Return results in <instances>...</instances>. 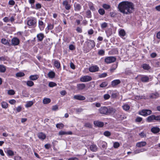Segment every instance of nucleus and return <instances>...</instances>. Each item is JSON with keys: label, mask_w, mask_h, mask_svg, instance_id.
<instances>
[{"label": "nucleus", "mask_w": 160, "mask_h": 160, "mask_svg": "<svg viewBox=\"0 0 160 160\" xmlns=\"http://www.w3.org/2000/svg\"><path fill=\"white\" fill-rule=\"evenodd\" d=\"M118 8L121 12L126 14L131 13L134 9L133 4L128 1H123L120 3Z\"/></svg>", "instance_id": "obj_1"}, {"label": "nucleus", "mask_w": 160, "mask_h": 160, "mask_svg": "<svg viewBox=\"0 0 160 160\" xmlns=\"http://www.w3.org/2000/svg\"><path fill=\"white\" fill-rule=\"evenodd\" d=\"M38 26L41 30H42L44 28L43 22L42 21L40 20L38 21Z\"/></svg>", "instance_id": "obj_26"}, {"label": "nucleus", "mask_w": 160, "mask_h": 160, "mask_svg": "<svg viewBox=\"0 0 160 160\" xmlns=\"http://www.w3.org/2000/svg\"><path fill=\"white\" fill-rule=\"evenodd\" d=\"M1 42L2 44L4 45H7L8 43V40L5 38L2 39H1Z\"/></svg>", "instance_id": "obj_45"}, {"label": "nucleus", "mask_w": 160, "mask_h": 160, "mask_svg": "<svg viewBox=\"0 0 160 160\" xmlns=\"http://www.w3.org/2000/svg\"><path fill=\"white\" fill-rule=\"evenodd\" d=\"M118 66V63H116L112 65V67L110 69V71L111 72H113L117 68Z\"/></svg>", "instance_id": "obj_29"}, {"label": "nucleus", "mask_w": 160, "mask_h": 160, "mask_svg": "<svg viewBox=\"0 0 160 160\" xmlns=\"http://www.w3.org/2000/svg\"><path fill=\"white\" fill-rule=\"evenodd\" d=\"M92 78L91 77L88 76H85L80 78V81L82 82H86L91 80Z\"/></svg>", "instance_id": "obj_6"}, {"label": "nucleus", "mask_w": 160, "mask_h": 160, "mask_svg": "<svg viewBox=\"0 0 160 160\" xmlns=\"http://www.w3.org/2000/svg\"><path fill=\"white\" fill-rule=\"evenodd\" d=\"M146 120L148 122H153V120H154V115H151L148 116Z\"/></svg>", "instance_id": "obj_19"}, {"label": "nucleus", "mask_w": 160, "mask_h": 160, "mask_svg": "<svg viewBox=\"0 0 160 160\" xmlns=\"http://www.w3.org/2000/svg\"><path fill=\"white\" fill-rule=\"evenodd\" d=\"M90 148L91 150L93 152H96L97 150V146L94 144L92 145L90 147Z\"/></svg>", "instance_id": "obj_30"}, {"label": "nucleus", "mask_w": 160, "mask_h": 160, "mask_svg": "<svg viewBox=\"0 0 160 160\" xmlns=\"http://www.w3.org/2000/svg\"><path fill=\"white\" fill-rule=\"evenodd\" d=\"M4 22H7L10 21V19L7 17H5L3 19Z\"/></svg>", "instance_id": "obj_61"}, {"label": "nucleus", "mask_w": 160, "mask_h": 160, "mask_svg": "<svg viewBox=\"0 0 160 160\" xmlns=\"http://www.w3.org/2000/svg\"><path fill=\"white\" fill-rule=\"evenodd\" d=\"M102 7L105 9H108L110 8V6L109 5L106 4H103Z\"/></svg>", "instance_id": "obj_49"}, {"label": "nucleus", "mask_w": 160, "mask_h": 160, "mask_svg": "<svg viewBox=\"0 0 160 160\" xmlns=\"http://www.w3.org/2000/svg\"><path fill=\"white\" fill-rule=\"evenodd\" d=\"M103 134L106 136L109 137L111 135V133L109 131H106L104 132Z\"/></svg>", "instance_id": "obj_55"}, {"label": "nucleus", "mask_w": 160, "mask_h": 160, "mask_svg": "<svg viewBox=\"0 0 160 160\" xmlns=\"http://www.w3.org/2000/svg\"><path fill=\"white\" fill-rule=\"evenodd\" d=\"M86 17L88 18H90L92 17L91 12L90 10H88L86 12Z\"/></svg>", "instance_id": "obj_43"}, {"label": "nucleus", "mask_w": 160, "mask_h": 160, "mask_svg": "<svg viewBox=\"0 0 160 160\" xmlns=\"http://www.w3.org/2000/svg\"><path fill=\"white\" fill-rule=\"evenodd\" d=\"M62 4L65 6V8L66 10H68L70 9L71 6L68 4V2L67 0L63 1Z\"/></svg>", "instance_id": "obj_14"}, {"label": "nucleus", "mask_w": 160, "mask_h": 160, "mask_svg": "<svg viewBox=\"0 0 160 160\" xmlns=\"http://www.w3.org/2000/svg\"><path fill=\"white\" fill-rule=\"evenodd\" d=\"M160 131V128L158 127H153L151 129V131L154 134L158 133Z\"/></svg>", "instance_id": "obj_17"}, {"label": "nucleus", "mask_w": 160, "mask_h": 160, "mask_svg": "<svg viewBox=\"0 0 160 160\" xmlns=\"http://www.w3.org/2000/svg\"><path fill=\"white\" fill-rule=\"evenodd\" d=\"M146 144L147 143L145 142H140L137 143L136 146L140 148L141 147L145 146L146 145Z\"/></svg>", "instance_id": "obj_21"}, {"label": "nucleus", "mask_w": 160, "mask_h": 160, "mask_svg": "<svg viewBox=\"0 0 160 160\" xmlns=\"http://www.w3.org/2000/svg\"><path fill=\"white\" fill-rule=\"evenodd\" d=\"M98 53L100 55H103L104 54L105 51L103 50H99Z\"/></svg>", "instance_id": "obj_56"}, {"label": "nucleus", "mask_w": 160, "mask_h": 160, "mask_svg": "<svg viewBox=\"0 0 160 160\" xmlns=\"http://www.w3.org/2000/svg\"><path fill=\"white\" fill-rule=\"evenodd\" d=\"M15 160H22L21 157L18 156H16L14 157Z\"/></svg>", "instance_id": "obj_64"}, {"label": "nucleus", "mask_w": 160, "mask_h": 160, "mask_svg": "<svg viewBox=\"0 0 160 160\" xmlns=\"http://www.w3.org/2000/svg\"><path fill=\"white\" fill-rule=\"evenodd\" d=\"M74 7L75 11H79L81 8V6L79 4L77 3H74Z\"/></svg>", "instance_id": "obj_22"}, {"label": "nucleus", "mask_w": 160, "mask_h": 160, "mask_svg": "<svg viewBox=\"0 0 160 160\" xmlns=\"http://www.w3.org/2000/svg\"><path fill=\"white\" fill-rule=\"evenodd\" d=\"M142 68L144 69L148 70L150 68L149 65L147 64H143L142 65Z\"/></svg>", "instance_id": "obj_48"}, {"label": "nucleus", "mask_w": 160, "mask_h": 160, "mask_svg": "<svg viewBox=\"0 0 160 160\" xmlns=\"http://www.w3.org/2000/svg\"><path fill=\"white\" fill-rule=\"evenodd\" d=\"M39 78V76L37 75H31L29 77V79L31 80H37Z\"/></svg>", "instance_id": "obj_28"}, {"label": "nucleus", "mask_w": 160, "mask_h": 160, "mask_svg": "<svg viewBox=\"0 0 160 160\" xmlns=\"http://www.w3.org/2000/svg\"><path fill=\"white\" fill-rule=\"evenodd\" d=\"M99 13L101 15H103L105 14V12L104 10L102 8H100L98 10Z\"/></svg>", "instance_id": "obj_47"}, {"label": "nucleus", "mask_w": 160, "mask_h": 160, "mask_svg": "<svg viewBox=\"0 0 160 160\" xmlns=\"http://www.w3.org/2000/svg\"><path fill=\"white\" fill-rule=\"evenodd\" d=\"M107 75V73L105 72L99 75L98 76L100 78H103L106 77Z\"/></svg>", "instance_id": "obj_53"}, {"label": "nucleus", "mask_w": 160, "mask_h": 160, "mask_svg": "<svg viewBox=\"0 0 160 160\" xmlns=\"http://www.w3.org/2000/svg\"><path fill=\"white\" fill-rule=\"evenodd\" d=\"M108 93L111 94V97L112 98H116L117 97L118 93H115L113 91H109Z\"/></svg>", "instance_id": "obj_24"}, {"label": "nucleus", "mask_w": 160, "mask_h": 160, "mask_svg": "<svg viewBox=\"0 0 160 160\" xmlns=\"http://www.w3.org/2000/svg\"><path fill=\"white\" fill-rule=\"evenodd\" d=\"M37 37L38 41H42L44 38V35L42 33H40L37 35Z\"/></svg>", "instance_id": "obj_20"}, {"label": "nucleus", "mask_w": 160, "mask_h": 160, "mask_svg": "<svg viewBox=\"0 0 160 160\" xmlns=\"http://www.w3.org/2000/svg\"><path fill=\"white\" fill-rule=\"evenodd\" d=\"M88 6L90 9L92 11H94L95 9L94 7L93 4L92 2H89L88 3Z\"/></svg>", "instance_id": "obj_32"}, {"label": "nucleus", "mask_w": 160, "mask_h": 160, "mask_svg": "<svg viewBox=\"0 0 160 160\" xmlns=\"http://www.w3.org/2000/svg\"><path fill=\"white\" fill-rule=\"evenodd\" d=\"M99 68L97 65H92L89 68V70L91 72H95L99 71Z\"/></svg>", "instance_id": "obj_7"}, {"label": "nucleus", "mask_w": 160, "mask_h": 160, "mask_svg": "<svg viewBox=\"0 0 160 160\" xmlns=\"http://www.w3.org/2000/svg\"><path fill=\"white\" fill-rule=\"evenodd\" d=\"M54 65L57 68H59L60 67V63L57 60H55L54 61Z\"/></svg>", "instance_id": "obj_34"}, {"label": "nucleus", "mask_w": 160, "mask_h": 160, "mask_svg": "<svg viewBox=\"0 0 160 160\" xmlns=\"http://www.w3.org/2000/svg\"><path fill=\"white\" fill-rule=\"evenodd\" d=\"M73 99L79 100H84L85 99V97L81 95H75L74 96Z\"/></svg>", "instance_id": "obj_11"}, {"label": "nucleus", "mask_w": 160, "mask_h": 160, "mask_svg": "<svg viewBox=\"0 0 160 160\" xmlns=\"http://www.w3.org/2000/svg\"><path fill=\"white\" fill-rule=\"evenodd\" d=\"M58 109V107L57 105H54L52 106V109L53 111H56Z\"/></svg>", "instance_id": "obj_60"}, {"label": "nucleus", "mask_w": 160, "mask_h": 160, "mask_svg": "<svg viewBox=\"0 0 160 160\" xmlns=\"http://www.w3.org/2000/svg\"><path fill=\"white\" fill-rule=\"evenodd\" d=\"M108 107H103L100 108L99 111L101 114L108 115Z\"/></svg>", "instance_id": "obj_5"}, {"label": "nucleus", "mask_w": 160, "mask_h": 160, "mask_svg": "<svg viewBox=\"0 0 160 160\" xmlns=\"http://www.w3.org/2000/svg\"><path fill=\"white\" fill-rule=\"evenodd\" d=\"M116 59V58L115 57H108L105 58V62L107 64L110 63L114 62Z\"/></svg>", "instance_id": "obj_4"}, {"label": "nucleus", "mask_w": 160, "mask_h": 160, "mask_svg": "<svg viewBox=\"0 0 160 160\" xmlns=\"http://www.w3.org/2000/svg\"><path fill=\"white\" fill-rule=\"evenodd\" d=\"M94 124L95 126L99 127H102L104 125V123L102 122L98 121H94Z\"/></svg>", "instance_id": "obj_16"}, {"label": "nucleus", "mask_w": 160, "mask_h": 160, "mask_svg": "<svg viewBox=\"0 0 160 160\" xmlns=\"http://www.w3.org/2000/svg\"><path fill=\"white\" fill-rule=\"evenodd\" d=\"M51 99L49 98H45L43 99V103L44 104H47L51 102Z\"/></svg>", "instance_id": "obj_31"}, {"label": "nucleus", "mask_w": 160, "mask_h": 160, "mask_svg": "<svg viewBox=\"0 0 160 160\" xmlns=\"http://www.w3.org/2000/svg\"><path fill=\"white\" fill-rule=\"evenodd\" d=\"M6 153L8 156H12L14 155L13 151L10 149H7V150Z\"/></svg>", "instance_id": "obj_36"}, {"label": "nucleus", "mask_w": 160, "mask_h": 160, "mask_svg": "<svg viewBox=\"0 0 160 160\" xmlns=\"http://www.w3.org/2000/svg\"><path fill=\"white\" fill-rule=\"evenodd\" d=\"M152 111L149 109H143L139 112V114L143 116H147L152 113Z\"/></svg>", "instance_id": "obj_3"}, {"label": "nucleus", "mask_w": 160, "mask_h": 160, "mask_svg": "<svg viewBox=\"0 0 160 160\" xmlns=\"http://www.w3.org/2000/svg\"><path fill=\"white\" fill-rule=\"evenodd\" d=\"M88 46L91 48H93L95 46V43L93 40H89L88 41Z\"/></svg>", "instance_id": "obj_13"}, {"label": "nucleus", "mask_w": 160, "mask_h": 160, "mask_svg": "<svg viewBox=\"0 0 160 160\" xmlns=\"http://www.w3.org/2000/svg\"><path fill=\"white\" fill-rule=\"evenodd\" d=\"M6 70V67L3 65H0V72H4Z\"/></svg>", "instance_id": "obj_33"}, {"label": "nucleus", "mask_w": 160, "mask_h": 160, "mask_svg": "<svg viewBox=\"0 0 160 160\" xmlns=\"http://www.w3.org/2000/svg\"><path fill=\"white\" fill-rule=\"evenodd\" d=\"M38 137L40 139L43 140L45 139L46 135L44 133L41 132L38 134Z\"/></svg>", "instance_id": "obj_18"}, {"label": "nucleus", "mask_w": 160, "mask_h": 160, "mask_svg": "<svg viewBox=\"0 0 160 160\" xmlns=\"http://www.w3.org/2000/svg\"><path fill=\"white\" fill-rule=\"evenodd\" d=\"M122 108L124 110L128 111L130 109V106L127 104H125L122 106Z\"/></svg>", "instance_id": "obj_37"}, {"label": "nucleus", "mask_w": 160, "mask_h": 160, "mask_svg": "<svg viewBox=\"0 0 160 160\" xmlns=\"http://www.w3.org/2000/svg\"><path fill=\"white\" fill-rule=\"evenodd\" d=\"M48 85L50 87H52L57 85V84L54 82H50L49 83Z\"/></svg>", "instance_id": "obj_54"}, {"label": "nucleus", "mask_w": 160, "mask_h": 160, "mask_svg": "<svg viewBox=\"0 0 160 160\" xmlns=\"http://www.w3.org/2000/svg\"><path fill=\"white\" fill-rule=\"evenodd\" d=\"M108 26V23L106 22H104L101 24V27L102 28H104Z\"/></svg>", "instance_id": "obj_51"}, {"label": "nucleus", "mask_w": 160, "mask_h": 160, "mask_svg": "<svg viewBox=\"0 0 160 160\" xmlns=\"http://www.w3.org/2000/svg\"><path fill=\"white\" fill-rule=\"evenodd\" d=\"M8 93L10 95H13L15 94V92L13 90H10L8 91Z\"/></svg>", "instance_id": "obj_52"}, {"label": "nucleus", "mask_w": 160, "mask_h": 160, "mask_svg": "<svg viewBox=\"0 0 160 160\" xmlns=\"http://www.w3.org/2000/svg\"><path fill=\"white\" fill-rule=\"evenodd\" d=\"M47 28L48 30H52L53 28V25L52 24H49Z\"/></svg>", "instance_id": "obj_59"}, {"label": "nucleus", "mask_w": 160, "mask_h": 160, "mask_svg": "<svg viewBox=\"0 0 160 160\" xmlns=\"http://www.w3.org/2000/svg\"><path fill=\"white\" fill-rule=\"evenodd\" d=\"M159 97V94L157 92L152 93L150 95V98H151L156 99Z\"/></svg>", "instance_id": "obj_25"}, {"label": "nucleus", "mask_w": 160, "mask_h": 160, "mask_svg": "<svg viewBox=\"0 0 160 160\" xmlns=\"http://www.w3.org/2000/svg\"><path fill=\"white\" fill-rule=\"evenodd\" d=\"M55 73L53 71H50L48 74V77L50 78H53L55 76Z\"/></svg>", "instance_id": "obj_35"}, {"label": "nucleus", "mask_w": 160, "mask_h": 160, "mask_svg": "<svg viewBox=\"0 0 160 160\" xmlns=\"http://www.w3.org/2000/svg\"><path fill=\"white\" fill-rule=\"evenodd\" d=\"M154 120L155 121L160 120V115L157 116L154 115Z\"/></svg>", "instance_id": "obj_62"}, {"label": "nucleus", "mask_w": 160, "mask_h": 160, "mask_svg": "<svg viewBox=\"0 0 160 160\" xmlns=\"http://www.w3.org/2000/svg\"><path fill=\"white\" fill-rule=\"evenodd\" d=\"M121 83V81L119 79H116L111 82V85L112 87H114Z\"/></svg>", "instance_id": "obj_15"}, {"label": "nucleus", "mask_w": 160, "mask_h": 160, "mask_svg": "<svg viewBox=\"0 0 160 160\" xmlns=\"http://www.w3.org/2000/svg\"><path fill=\"white\" fill-rule=\"evenodd\" d=\"M147 150L144 148L141 149H137L134 151V154H137L141 152H142L145 151H146Z\"/></svg>", "instance_id": "obj_27"}, {"label": "nucleus", "mask_w": 160, "mask_h": 160, "mask_svg": "<svg viewBox=\"0 0 160 160\" xmlns=\"http://www.w3.org/2000/svg\"><path fill=\"white\" fill-rule=\"evenodd\" d=\"M33 104V102L32 101H29L27 102L25 106L26 108L30 107Z\"/></svg>", "instance_id": "obj_38"}, {"label": "nucleus", "mask_w": 160, "mask_h": 160, "mask_svg": "<svg viewBox=\"0 0 160 160\" xmlns=\"http://www.w3.org/2000/svg\"><path fill=\"white\" fill-rule=\"evenodd\" d=\"M27 24L30 28H34L37 25V19L34 17L29 18L27 21Z\"/></svg>", "instance_id": "obj_2"}, {"label": "nucleus", "mask_w": 160, "mask_h": 160, "mask_svg": "<svg viewBox=\"0 0 160 160\" xmlns=\"http://www.w3.org/2000/svg\"><path fill=\"white\" fill-rule=\"evenodd\" d=\"M77 31L79 33H81L82 32V29L79 27H78L76 29Z\"/></svg>", "instance_id": "obj_63"}, {"label": "nucleus", "mask_w": 160, "mask_h": 160, "mask_svg": "<svg viewBox=\"0 0 160 160\" xmlns=\"http://www.w3.org/2000/svg\"><path fill=\"white\" fill-rule=\"evenodd\" d=\"M110 97V95L108 94H106L103 95V98L105 100L108 99Z\"/></svg>", "instance_id": "obj_50"}, {"label": "nucleus", "mask_w": 160, "mask_h": 160, "mask_svg": "<svg viewBox=\"0 0 160 160\" xmlns=\"http://www.w3.org/2000/svg\"><path fill=\"white\" fill-rule=\"evenodd\" d=\"M140 80L142 82H146L149 81V77L146 75H142L141 76Z\"/></svg>", "instance_id": "obj_12"}, {"label": "nucleus", "mask_w": 160, "mask_h": 160, "mask_svg": "<svg viewBox=\"0 0 160 160\" xmlns=\"http://www.w3.org/2000/svg\"><path fill=\"white\" fill-rule=\"evenodd\" d=\"M86 86L84 83H80L78 84L77 85V89L79 91L83 90L86 88Z\"/></svg>", "instance_id": "obj_10"}, {"label": "nucleus", "mask_w": 160, "mask_h": 160, "mask_svg": "<svg viewBox=\"0 0 160 160\" xmlns=\"http://www.w3.org/2000/svg\"><path fill=\"white\" fill-rule=\"evenodd\" d=\"M108 115H109L110 114H114L116 111V109L112 107H108Z\"/></svg>", "instance_id": "obj_9"}, {"label": "nucleus", "mask_w": 160, "mask_h": 160, "mask_svg": "<svg viewBox=\"0 0 160 160\" xmlns=\"http://www.w3.org/2000/svg\"><path fill=\"white\" fill-rule=\"evenodd\" d=\"M64 125L62 123H58L56 125V127L57 128H59V129L62 128L64 127Z\"/></svg>", "instance_id": "obj_46"}, {"label": "nucleus", "mask_w": 160, "mask_h": 160, "mask_svg": "<svg viewBox=\"0 0 160 160\" xmlns=\"http://www.w3.org/2000/svg\"><path fill=\"white\" fill-rule=\"evenodd\" d=\"M108 84V83L107 82H104L101 83L100 85V87L101 88H104L106 87Z\"/></svg>", "instance_id": "obj_41"}, {"label": "nucleus", "mask_w": 160, "mask_h": 160, "mask_svg": "<svg viewBox=\"0 0 160 160\" xmlns=\"http://www.w3.org/2000/svg\"><path fill=\"white\" fill-rule=\"evenodd\" d=\"M120 146V144L118 142H115L113 144V147L115 148H117Z\"/></svg>", "instance_id": "obj_57"}, {"label": "nucleus", "mask_w": 160, "mask_h": 160, "mask_svg": "<svg viewBox=\"0 0 160 160\" xmlns=\"http://www.w3.org/2000/svg\"><path fill=\"white\" fill-rule=\"evenodd\" d=\"M142 118L140 117H137L135 120V121L137 122H140L142 120Z\"/></svg>", "instance_id": "obj_58"}, {"label": "nucleus", "mask_w": 160, "mask_h": 160, "mask_svg": "<svg viewBox=\"0 0 160 160\" xmlns=\"http://www.w3.org/2000/svg\"><path fill=\"white\" fill-rule=\"evenodd\" d=\"M119 34L120 36L123 37L125 36L126 33L124 30L121 29L120 30Z\"/></svg>", "instance_id": "obj_42"}, {"label": "nucleus", "mask_w": 160, "mask_h": 160, "mask_svg": "<svg viewBox=\"0 0 160 160\" xmlns=\"http://www.w3.org/2000/svg\"><path fill=\"white\" fill-rule=\"evenodd\" d=\"M72 132L71 131L66 132L63 131H60L59 132L58 134L60 135H62L65 134L72 135Z\"/></svg>", "instance_id": "obj_23"}, {"label": "nucleus", "mask_w": 160, "mask_h": 160, "mask_svg": "<svg viewBox=\"0 0 160 160\" xmlns=\"http://www.w3.org/2000/svg\"><path fill=\"white\" fill-rule=\"evenodd\" d=\"M11 42V44L12 45H17L19 43V40L17 38H14L12 39Z\"/></svg>", "instance_id": "obj_8"}, {"label": "nucleus", "mask_w": 160, "mask_h": 160, "mask_svg": "<svg viewBox=\"0 0 160 160\" xmlns=\"http://www.w3.org/2000/svg\"><path fill=\"white\" fill-rule=\"evenodd\" d=\"M27 85L28 86L32 87L34 85V83L31 81H28L27 82Z\"/></svg>", "instance_id": "obj_44"}, {"label": "nucleus", "mask_w": 160, "mask_h": 160, "mask_svg": "<svg viewBox=\"0 0 160 160\" xmlns=\"http://www.w3.org/2000/svg\"><path fill=\"white\" fill-rule=\"evenodd\" d=\"M25 75V74L23 72H18L16 74V76L17 77H20L24 76Z\"/></svg>", "instance_id": "obj_40"}, {"label": "nucleus", "mask_w": 160, "mask_h": 160, "mask_svg": "<svg viewBox=\"0 0 160 160\" xmlns=\"http://www.w3.org/2000/svg\"><path fill=\"white\" fill-rule=\"evenodd\" d=\"M1 105L2 108H6L8 107V104L7 103L5 102H2L1 103Z\"/></svg>", "instance_id": "obj_39"}]
</instances>
